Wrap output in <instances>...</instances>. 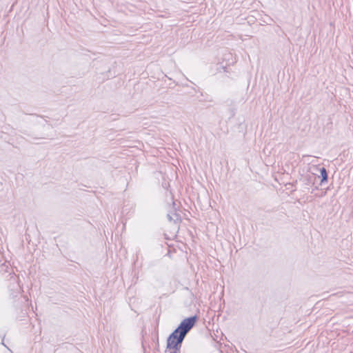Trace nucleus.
<instances>
[{
	"instance_id": "f257e3e1",
	"label": "nucleus",
	"mask_w": 353,
	"mask_h": 353,
	"mask_svg": "<svg viewBox=\"0 0 353 353\" xmlns=\"http://www.w3.org/2000/svg\"><path fill=\"white\" fill-rule=\"evenodd\" d=\"M196 316H192L184 319L179 326L169 336L167 343V348H180L181 344L186 334L196 323Z\"/></svg>"
},
{
	"instance_id": "f03ea898",
	"label": "nucleus",
	"mask_w": 353,
	"mask_h": 353,
	"mask_svg": "<svg viewBox=\"0 0 353 353\" xmlns=\"http://www.w3.org/2000/svg\"><path fill=\"white\" fill-rule=\"evenodd\" d=\"M168 218L170 221H173L174 224H176L175 229L178 230V224L181 221V216L180 215L174 212H170L168 214Z\"/></svg>"
},
{
	"instance_id": "7ed1b4c3",
	"label": "nucleus",
	"mask_w": 353,
	"mask_h": 353,
	"mask_svg": "<svg viewBox=\"0 0 353 353\" xmlns=\"http://www.w3.org/2000/svg\"><path fill=\"white\" fill-rule=\"evenodd\" d=\"M321 175L322 176L321 183H323L324 181H327V174L325 168H322L320 170Z\"/></svg>"
},
{
	"instance_id": "20e7f679",
	"label": "nucleus",
	"mask_w": 353,
	"mask_h": 353,
	"mask_svg": "<svg viewBox=\"0 0 353 353\" xmlns=\"http://www.w3.org/2000/svg\"><path fill=\"white\" fill-rule=\"evenodd\" d=\"M180 348H171L169 350L170 353H180Z\"/></svg>"
}]
</instances>
